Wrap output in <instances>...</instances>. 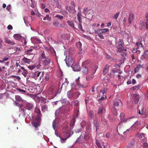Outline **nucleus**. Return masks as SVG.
Returning a JSON list of instances; mask_svg holds the SVG:
<instances>
[{"mask_svg":"<svg viewBox=\"0 0 148 148\" xmlns=\"http://www.w3.org/2000/svg\"><path fill=\"white\" fill-rule=\"evenodd\" d=\"M145 134L143 133H140V134L139 136V137H140V138H142L143 137V138H145V140H147V139L145 138Z\"/></svg>","mask_w":148,"mask_h":148,"instance_id":"49","label":"nucleus"},{"mask_svg":"<svg viewBox=\"0 0 148 148\" xmlns=\"http://www.w3.org/2000/svg\"><path fill=\"white\" fill-rule=\"evenodd\" d=\"M49 93L52 95V98H53L56 96L57 94L56 91L52 88H51L49 90Z\"/></svg>","mask_w":148,"mask_h":148,"instance_id":"14","label":"nucleus"},{"mask_svg":"<svg viewBox=\"0 0 148 148\" xmlns=\"http://www.w3.org/2000/svg\"><path fill=\"white\" fill-rule=\"evenodd\" d=\"M107 90L108 88H104L102 90H100V92L102 93L103 95L102 97H101L98 100V101H102L104 99H106V95H104V94H106V93Z\"/></svg>","mask_w":148,"mask_h":148,"instance_id":"4","label":"nucleus"},{"mask_svg":"<svg viewBox=\"0 0 148 148\" xmlns=\"http://www.w3.org/2000/svg\"><path fill=\"white\" fill-rule=\"evenodd\" d=\"M55 17L56 18H59L60 20L62 19L63 18V16L58 14L56 15Z\"/></svg>","mask_w":148,"mask_h":148,"instance_id":"57","label":"nucleus"},{"mask_svg":"<svg viewBox=\"0 0 148 148\" xmlns=\"http://www.w3.org/2000/svg\"><path fill=\"white\" fill-rule=\"evenodd\" d=\"M96 143L99 148H102L101 146L100 143L97 139L96 140Z\"/></svg>","mask_w":148,"mask_h":148,"instance_id":"42","label":"nucleus"},{"mask_svg":"<svg viewBox=\"0 0 148 148\" xmlns=\"http://www.w3.org/2000/svg\"><path fill=\"white\" fill-rule=\"evenodd\" d=\"M140 85H137L135 86H133L132 87V88L133 90H138L140 88Z\"/></svg>","mask_w":148,"mask_h":148,"instance_id":"51","label":"nucleus"},{"mask_svg":"<svg viewBox=\"0 0 148 148\" xmlns=\"http://www.w3.org/2000/svg\"><path fill=\"white\" fill-rule=\"evenodd\" d=\"M82 133H84V136H83L84 138L86 140H88L90 139L91 136V134L89 133H86L85 132H82Z\"/></svg>","mask_w":148,"mask_h":148,"instance_id":"16","label":"nucleus"},{"mask_svg":"<svg viewBox=\"0 0 148 148\" xmlns=\"http://www.w3.org/2000/svg\"><path fill=\"white\" fill-rule=\"evenodd\" d=\"M134 18V14L133 13H130L129 14L128 18V21L130 24H131L132 22L133 21Z\"/></svg>","mask_w":148,"mask_h":148,"instance_id":"15","label":"nucleus"},{"mask_svg":"<svg viewBox=\"0 0 148 148\" xmlns=\"http://www.w3.org/2000/svg\"><path fill=\"white\" fill-rule=\"evenodd\" d=\"M41 73L40 72L36 71L34 73V76L36 77H38Z\"/></svg>","mask_w":148,"mask_h":148,"instance_id":"47","label":"nucleus"},{"mask_svg":"<svg viewBox=\"0 0 148 148\" xmlns=\"http://www.w3.org/2000/svg\"><path fill=\"white\" fill-rule=\"evenodd\" d=\"M112 112L114 114H116L117 112V110L114 108H112Z\"/></svg>","mask_w":148,"mask_h":148,"instance_id":"54","label":"nucleus"},{"mask_svg":"<svg viewBox=\"0 0 148 148\" xmlns=\"http://www.w3.org/2000/svg\"><path fill=\"white\" fill-rule=\"evenodd\" d=\"M40 60H42V59H44L46 58L47 57L45 54V53L44 52H43L41 55L40 56Z\"/></svg>","mask_w":148,"mask_h":148,"instance_id":"35","label":"nucleus"},{"mask_svg":"<svg viewBox=\"0 0 148 148\" xmlns=\"http://www.w3.org/2000/svg\"><path fill=\"white\" fill-rule=\"evenodd\" d=\"M44 73L43 72H42L41 75L40 76L39 78V79L40 80V81L41 82H42L43 80V78L42 77V76L44 74Z\"/></svg>","mask_w":148,"mask_h":148,"instance_id":"56","label":"nucleus"},{"mask_svg":"<svg viewBox=\"0 0 148 148\" xmlns=\"http://www.w3.org/2000/svg\"><path fill=\"white\" fill-rule=\"evenodd\" d=\"M70 111V109L69 108H66L64 109V113H67Z\"/></svg>","mask_w":148,"mask_h":148,"instance_id":"53","label":"nucleus"},{"mask_svg":"<svg viewBox=\"0 0 148 148\" xmlns=\"http://www.w3.org/2000/svg\"><path fill=\"white\" fill-rule=\"evenodd\" d=\"M26 109H25V108H23L21 107L19 108V110L20 112L23 114L25 115L26 113Z\"/></svg>","mask_w":148,"mask_h":148,"instance_id":"25","label":"nucleus"},{"mask_svg":"<svg viewBox=\"0 0 148 148\" xmlns=\"http://www.w3.org/2000/svg\"><path fill=\"white\" fill-rule=\"evenodd\" d=\"M67 96L69 98H72L73 97V92L72 90L68 91L67 92Z\"/></svg>","mask_w":148,"mask_h":148,"instance_id":"28","label":"nucleus"},{"mask_svg":"<svg viewBox=\"0 0 148 148\" xmlns=\"http://www.w3.org/2000/svg\"><path fill=\"white\" fill-rule=\"evenodd\" d=\"M120 117L121 121L125 122H127L128 120L129 121H130L131 120V118L125 119V115L123 113H121V114L120 115Z\"/></svg>","mask_w":148,"mask_h":148,"instance_id":"9","label":"nucleus"},{"mask_svg":"<svg viewBox=\"0 0 148 148\" xmlns=\"http://www.w3.org/2000/svg\"><path fill=\"white\" fill-rule=\"evenodd\" d=\"M117 50L119 52H121L123 51H127L126 49H124V48L123 46H116V47Z\"/></svg>","mask_w":148,"mask_h":148,"instance_id":"20","label":"nucleus"},{"mask_svg":"<svg viewBox=\"0 0 148 148\" xmlns=\"http://www.w3.org/2000/svg\"><path fill=\"white\" fill-rule=\"evenodd\" d=\"M67 23L70 26L74 28V25L72 21L68 20L67 21Z\"/></svg>","mask_w":148,"mask_h":148,"instance_id":"36","label":"nucleus"},{"mask_svg":"<svg viewBox=\"0 0 148 148\" xmlns=\"http://www.w3.org/2000/svg\"><path fill=\"white\" fill-rule=\"evenodd\" d=\"M93 124L96 128V132H97V131L99 127V125L98 123V121L97 120H94Z\"/></svg>","mask_w":148,"mask_h":148,"instance_id":"22","label":"nucleus"},{"mask_svg":"<svg viewBox=\"0 0 148 148\" xmlns=\"http://www.w3.org/2000/svg\"><path fill=\"white\" fill-rule=\"evenodd\" d=\"M48 109L47 106L45 104L42 106L41 109L42 110L43 112H45L46 110Z\"/></svg>","mask_w":148,"mask_h":148,"instance_id":"39","label":"nucleus"},{"mask_svg":"<svg viewBox=\"0 0 148 148\" xmlns=\"http://www.w3.org/2000/svg\"><path fill=\"white\" fill-rule=\"evenodd\" d=\"M46 19L49 21H50L51 20V18L49 16V15L48 14H47L46 15V16L43 18V20L45 21Z\"/></svg>","mask_w":148,"mask_h":148,"instance_id":"45","label":"nucleus"},{"mask_svg":"<svg viewBox=\"0 0 148 148\" xmlns=\"http://www.w3.org/2000/svg\"><path fill=\"white\" fill-rule=\"evenodd\" d=\"M61 103L64 105L69 104L70 105H71V106L72 104V103H70V102L68 101H67V100L66 99H64L61 100Z\"/></svg>","mask_w":148,"mask_h":148,"instance_id":"18","label":"nucleus"},{"mask_svg":"<svg viewBox=\"0 0 148 148\" xmlns=\"http://www.w3.org/2000/svg\"><path fill=\"white\" fill-rule=\"evenodd\" d=\"M40 62H42L44 66L47 65L51 62L50 58L49 56H47V57L46 58L42 59V60H40Z\"/></svg>","mask_w":148,"mask_h":148,"instance_id":"5","label":"nucleus"},{"mask_svg":"<svg viewBox=\"0 0 148 148\" xmlns=\"http://www.w3.org/2000/svg\"><path fill=\"white\" fill-rule=\"evenodd\" d=\"M40 121H38L35 120H33L32 122V124L34 126V131H37L38 130V128L40 125Z\"/></svg>","mask_w":148,"mask_h":148,"instance_id":"3","label":"nucleus"},{"mask_svg":"<svg viewBox=\"0 0 148 148\" xmlns=\"http://www.w3.org/2000/svg\"><path fill=\"white\" fill-rule=\"evenodd\" d=\"M135 143V140L133 139L128 144V146L129 147H131L133 146Z\"/></svg>","mask_w":148,"mask_h":148,"instance_id":"29","label":"nucleus"},{"mask_svg":"<svg viewBox=\"0 0 148 148\" xmlns=\"http://www.w3.org/2000/svg\"><path fill=\"white\" fill-rule=\"evenodd\" d=\"M80 94V93L79 92L77 91L75 92L74 93V95H76V98L78 97Z\"/></svg>","mask_w":148,"mask_h":148,"instance_id":"60","label":"nucleus"},{"mask_svg":"<svg viewBox=\"0 0 148 148\" xmlns=\"http://www.w3.org/2000/svg\"><path fill=\"white\" fill-rule=\"evenodd\" d=\"M131 97L134 98V101L135 104L138 103L140 98V95L139 94H132L131 95Z\"/></svg>","mask_w":148,"mask_h":148,"instance_id":"7","label":"nucleus"},{"mask_svg":"<svg viewBox=\"0 0 148 148\" xmlns=\"http://www.w3.org/2000/svg\"><path fill=\"white\" fill-rule=\"evenodd\" d=\"M136 45L138 49L142 48L143 47V45L141 43L137 42L136 43Z\"/></svg>","mask_w":148,"mask_h":148,"instance_id":"46","label":"nucleus"},{"mask_svg":"<svg viewBox=\"0 0 148 148\" xmlns=\"http://www.w3.org/2000/svg\"><path fill=\"white\" fill-rule=\"evenodd\" d=\"M120 14V12H118L114 16V17L116 19H117V18L118 17L119 14Z\"/></svg>","mask_w":148,"mask_h":148,"instance_id":"62","label":"nucleus"},{"mask_svg":"<svg viewBox=\"0 0 148 148\" xmlns=\"http://www.w3.org/2000/svg\"><path fill=\"white\" fill-rule=\"evenodd\" d=\"M94 78V75L91 74L90 75H89L86 76V80L88 81L91 80Z\"/></svg>","mask_w":148,"mask_h":148,"instance_id":"33","label":"nucleus"},{"mask_svg":"<svg viewBox=\"0 0 148 148\" xmlns=\"http://www.w3.org/2000/svg\"><path fill=\"white\" fill-rule=\"evenodd\" d=\"M143 56L145 59L148 60V50H147L144 51Z\"/></svg>","mask_w":148,"mask_h":148,"instance_id":"32","label":"nucleus"},{"mask_svg":"<svg viewBox=\"0 0 148 148\" xmlns=\"http://www.w3.org/2000/svg\"><path fill=\"white\" fill-rule=\"evenodd\" d=\"M13 37L14 39L16 40H19L21 39V36L18 34H14Z\"/></svg>","mask_w":148,"mask_h":148,"instance_id":"37","label":"nucleus"},{"mask_svg":"<svg viewBox=\"0 0 148 148\" xmlns=\"http://www.w3.org/2000/svg\"><path fill=\"white\" fill-rule=\"evenodd\" d=\"M68 84L67 82H64V83L61 86V88H62L63 87H66L67 86Z\"/></svg>","mask_w":148,"mask_h":148,"instance_id":"63","label":"nucleus"},{"mask_svg":"<svg viewBox=\"0 0 148 148\" xmlns=\"http://www.w3.org/2000/svg\"><path fill=\"white\" fill-rule=\"evenodd\" d=\"M84 133H82L81 135L77 138L76 140V143H82L84 142V138L83 136H84Z\"/></svg>","mask_w":148,"mask_h":148,"instance_id":"11","label":"nucleus"},{"mask_svg":"<svg viewBox=\"0 0 148 148\" xmlns=\"http://www.w3.org/2000/svg\"><path fill=\"white\" fill-rule=\"evenodd\" d=\"M72 67L73 70L75 71H78L81 70L80 66L78 64L73 65Z\"/></svg>","mask_w":148,"mask_h":148,"instance_id":"17","label":"nucleus"},{"mask_svg":"<svg viewBox=\"0 0 148 148\" xmlns=\"http://www.w3.org/2000/svg\"><path fill=\"white\" fill-rule=\"evenodd\" d=\"M53 24L56 27H58L62 26V25L57 21H54L53 22Z\"/></svg>","mask_w":148,"mask_h":148,"instance_id":"27","label":"nucleus"},{"mask_svg":"<svg viewBox=\"0 0 148 148\" xmlns=\"http://www.w3.org/2000/svg\"><path fill=\"white\" fill-rule=\"evenodd\" d=\"M124 45V42H123V40L121 39H119L118 42V45L117 46H123Z\"/></svg>","mask_w":148,"mask_h":148,"instance_id":"41","label":"nucleus"},{"mask_svg":"<svg viewBox=\"0 0 148 148\" xmlns=\"http://www.w3.org/2000/svg\"><path fill=\"white\" fill-rule=\"evenodd\" d=\"M40 63H38V65H36L35 64L32 65H29L28 66V67L30 70H32L35 68L38 69L41 66Z\"/></svg>","mask_w":148,"mask_h":148,"instance_id":"10","label":"nucleus"},{"mask_svg":"<svg viewBox=\"0 0 148 148\" xmlns=\"http://www.w3.org/2000/svg\"><path fill=\"white\" fill-rule=\"evenodd\" d=\"M75 118H73L71 120L70 123V125L71 126H73L75 123Z\"/></svg>","mask_w":148,"mask_h":148,"instance_id":"38","label":"nucleus"},{"mask_svg":"<svg viewBox=\"0 0 148 148\" xmlns=\"http://www.w3.org/2000/svg\"><path fill=\"white\" fill-rule=\"evenodd\" d=\"M35 112L37 114L36 115L37 117H35V119H34V120L40 121L42 114L39 108L38 107H36L35 110Z\"/></svg>","mask_w":148,"mask_h":148,"instance_id":"2","label":"nucleus"},{"mask_svg":"<svg viewBox=\"0 0 148 148\" xmlns=\"http://www.w3.org/2000/svg\"><path fill=\"white\" fill-rule=\"evenodd\" d=\"M96 70V69H95L94 68H92L91 69L90 72L93 75V74L95 73Z\"/></svg>","mask_w":148,"mask_h":148,"instance_id":"52","label":"nucleus"},{"mask_svg":"<svg viewBox=\"0 0 148 148\" xmlns=\"http://www.w3.org/2000/svg\"><path fill=\"white\" fill-rule=\"evenodd\" d=\"M88 115L90 117H91L92 118H93V119L94 118V112L93 111H90L89 112Z\"/></svg>","mask_w":148,"mask_h":148,"instance_id":"40","label":"nucleus"},{"mask_svg":"<svg viewBox=\"0 0 148 148\" xmlns=\"http://www.w3.org/2000/svg\"><path fill=\"white\" fill-rule=\"evenodd\" d=\"M15 99L16 101H19V102L23 101V99H22V97L19 95H16L15 96Z\"/></svg>","mask_w":148,"mask_h":148,"instance_id":"31","label":"nucleus"},{"mask_svg":"<svg viewBox=\"0 0 148 148\" xmlns=\"http://www.w3.org/2000/svg\"><path fill=\"white\" fill-rule=\"evenodd\" d=\"M91 60L90 59H87L84 62H83L82 64V66H84L87 65H88L90 62Z\"/></svg>","mask_w":148,"mask_h":148,"instance_id":"26","label":"nucleus"},{"mask_svg":"<svg viewBox=\"0 0 148 148\" xmlns=\"http://www.w3.org/2000/svg\"><path fill=\"white\" fill-rule=\"evenodd\" d=\"M11 5L10 4H9L7 6L6 9L7 10L9 11H10V10L11 8Z\"/></svg>","mask_w":148,"mask_h":148,"instance_id":"64","label":"nucleus"},{"mask_svg":"<svg viewBox=\"0 0 148 148\" xmlns=\"http://www.w3.org/2000/svg\"><path fill=\"white\" fill-rule=\"evenodd\" d=\"M32 49H30L27 50H26L25 51V53L26 54H29L32 51Z\"/></svg>","mask_w":148,"mask_h":148,"instance_id":"50","label":"nucleus"},{"mask_svg":"<svg viewBox=\"0 0 148 148\" xmlns=\"http://www.w3.org/2000/svg\"><path fill=\"white\" fill-rule=\"evenodd\" d=\"M66 60V64L68 66H71L73 64L74 61L71 58L69 57Z\"/></svg>","mask_w":148,"mask_h":148,"instance_id":"8","label":"nucleus"},{"mask_svg":"<svg viewBox=\"0 0 148 148\" xmlns=\"http://www.w3.org/2000/svg\"><path fill=\"white\" fill-rule=\"evenodd\" d=\"M17 90L19 91L21 93L25 94L26 93V91L24 90L21 89L20 88H18L17 89Z\"/></svg>","mask_w":148,"mask_h":148,"instance_id":"43","label":"nucleus"},{"mask_svg":"<svg viewBox=\"0 0 148 148\" xmlns=\"http://www.w3.org/2000/svg\"><path fill=\"white\" fill-rule=\"evenodd\" d=\"M103 107H100L98 110V113L99 114H101L103 113Z\"/></svg>","mask_w":148,"mask_h":148,"instance_id":"48","label":"nucleus"},{"mask_svg":"<svg viewBox=\"0 0 148 148\" xmlns=\"http://www.w3.org/2000/svg\"><path fill=\"white\" fill-rule=\"evenodd\" d=\"M73 133V132L71 131H70L69 132H64L63 133V136H65V137L62 138L60 136H59L61 139L62 140L61 141V142L63 143L65 141L72 135Z\"/></svg>","mask_w":148,"mask_h":148,"instance_id":"1","label":"nucleus"},{"mask_svg":"<svg viewBox=\"0 0 148 148\" xmlns=\"http://www.w3.org/2000/svg\"><path fill=\"white\" fill-rule=\"evenodd\" d=\"M5 42V43L10 44V45H13L15 44V43L13 40H11L8 38H4Z\"/></svg>","mask_w":148,"mask_h":148,"instance_id":"13","label":"nucleus"},{"mask_svg":"<svg viewBox=\"0 0 148 148\" xmlns=\"http://www.w3.org/2000/svg\"><path fill=\"white\" fill-rule=\"evenodd\" d=\"M53 127L54 130H56V128L58 127V123H56L55 121H54L53 122Z\"/></svg>","mask_w":148,"mask_h":148,"instance_id":"30","label":"nucleus"},{"mask_svg":"<svg viewBox=\"0 0 148 148\" xmlns=\"http://www.w3.org/2000/svg\"><path fill=\"white\" fill-rule=\"evenodd\" d=\"M121 103V102L120 99H116L114 101L113 105L115 107H118L119 105Z\"/></svg>","mask_w":148,"mask_h":148,"instance_id":"19","label":"nucleus"},{"mask_svg":"<svg viewBox=\"0 0 148 148\" xmlns=\"http://www.w3.org/2000/svg\"><path fill=\"white\" fill-rule=\"evenodd\" d=\"M141 67L142 66L140 65V64H139L137 65L136 67L134 69V73L135 74L137 72H138L140 69L141 68Z\"/></svg>","mask_w":148,"mask_h":148,"instance_id":"34","label":"nucleus"},{"mask_svg":"<svg viewBox=\"0 0 148 148\" xmlns=\"http://www.w3.org/2000/svg\"><path fill=\"white\" fill-rule=\"evenodd\" d=\"M82 71L83 73L87 74L88 72V69L85 66H82Z\"/></svg>","mask_w":148,"mask_h":148,"instance_id":"23","label":"nucleus"},{"mask_svg":"<svg viewBox=\"0 0 148 148\" xmlns=\"http://www.w3.org/2000/svg\"><path fill=\"white\" fill-rule=\"evenodd\" d=\"M102 29H98L97 30H95V33L97 34H101L102 33Z\"/></svg>","mask_w":148,"mask_h":148,"instance_id":"44","label":"nucleus"},{"mask_svg":"<svg viewBox=\"0 0 148 148\" xmlns=\"http://www.w3.org/2000/svg\"><path fill=\"white\" fill-rule=\"evenodd\" d=\"M32 60L28 59L25 57H24L21 60V62L23 64H29L31 62Z\"/></svg>","mask_w":148,"mask_h":148,"instance_id":"12","label":"nucleus"},{"mask_svg":"<svg viewBox=\"0 0 148 148\" xmlns=\"http://www.w3.org/2000/svg\"><path fill=\"white\" fill-rule=\"evenodd\" d=\"M109 67V65L107 64L106 65L104 69L103 70V73L104 75H105L107 73L108 71V68Z\"/></svg>","mask_w":148,"mask_h":148,"instance_id":"24","label":"nucleus"},{"mask_svg":"<svg viewBox=\"0 0 148 148\" xmlns=\"http://www.w3.org/2000/svg\"><path fill=\"white\" fill-rule=\"evenodd\" d=\"M141 123L140 122H136L131 127V130H135L136 129L139 128L141 125Z\"/></svg>","mask_w":148,"mask_h":148,"instance_id":"6","label":"nucleus"},{"mask_svg":"<svg viewBox=\"0 0 148 148\" xmlns=\"http://www.w3.org/2000/svg\"><path fill=\"white\" fill-rule=\"evenodd\" d=\"M14 103L15 104L16 106L19 107L20 108L21 107V106H23L22 104L20 105L19 103H18L16 101L14 102Z\"/></svg>","mask_w":148,"mask_h":148,"instance_id":"59","label":"nucleus"},{"mask_svg":"<svg viewBox=\"0 0 148 148\" xmlns=\"http://www.w3.org/2000/svg\"><path fill=\"white\" fill-rule=\"evenodd\" d=\"M86 122L84 121H83L81 123V125L82 127H84V125H86Z\"/></svg>","mask_w":148,"mask_h":148,"instance_id":"61","label":"nucleus"},{"mask_svg":"<svg viewBox=\"0 0 148 148\" xmlns=\"http://www.w3.org/2000/svg\"><path fill=\"white\" fill-rule=\"evenodd\" d=\"M49 78V75L48 74H47L45 75V77L44 79L45 81H47L48 80Z\"/></svg>","mask_w":148,"mask_h":148,"instance_id":"55","label":"nucleus"},{"mask_svg":"<svg viewBox=\"0 0 148 148\" xmlns=\"http://www.w3.org/2000/svg\"><path fill=\"white\" fill-rule=\"evenodd\" d=\"M33 105L31 103H27L25 106V109L28 110H30L33 108Z\"/></svg>","mask_w":148,"mask_h":148,"instance_id":"21","label":"nucleus"},{"mask_svg":"<svg viewBox=\"0 0 148 148\" xmlns=\"http://www.w3.org/2000/svg\"><path fill=\"white\" fill-rule=\"evenodd\" d=\"M102 33H106L109 31V30L108 28H104L102 29Z\"/></svg>","mask_w":148,"mask_h":148,"instance_id":"58","label":"nucleus"}]
</instances>
